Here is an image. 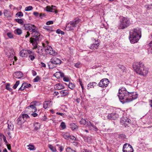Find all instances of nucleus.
<instances>
[{
	"label": "nucleus",
	"mask_w": 152,
	"mask_h": 152,
	"mask_svg": "<svg viewBox=\"0 0 152 152\" xmlns=\"http://www.w3.org/2000/svg\"><path fill=\"white\" fill-rule=\"evenodd\" d=\"M14 33L15 34L18 35H20L22 33L21 30L20 28H17L14 31Z\"/></svg>",
	"instance_id": "obj_28"
},
{
	"label": "nucleus",
	"mask_w": 152,
	"mask_h": 152,
	"mask_svg": "<svg viewBox=\"0 0 152 152\" xmlns=\"http://www.w3.org/2000/svg\"><path fill=\"white\" fill-rule=\"evenodd\" d=\"M95 45V43H93V44H92L90 47V48L91 49L93 50L94 49H97L98 47H96Z\"/></svg>",
	"instance_id": "obj_42"
},
{
	"label": "nucleus",
	"mask_w": 152,
	"mask_h": 152,
	"mask_svg": "<svg viewBox=\"0 0 152 152\" xmlns=\"http://www.w3.org/2000/svg\"><path fill=\"white\" fill-rule=\"evenodd\" d=\"M123 151V152H133V149L131 145L125 144L124 145Z\"/></svg>",
	"instance_id": "obj_8"
},
{
	"label": "nucleus",
	"mask_w": 152,
	"mask_h": 152,
	"mask_svg": "<svg viewBox=\"0 0 152 152\" xmlns=\"http://www.w3.org/2000/svg\"><path fill=\"white\" fill-rule=\"evenodd\" d=\"M61 61L59 58H57L53 57L52 58L50 61L52 64H59L61 63Z\"/></svg>",
	"instance_id": "obj_15"
},
{
	"label": "nucleus",
	"mask_w": 152,
	"mask_h": 152,
	"mask_svg": "<svg viewBox=\"0 0 152 152\" xmlns=\"http://www.w3.org/2000/svg\"><path fill=\"white\" fill-rule=\"evenodd\" d=\"M141 36L140 29L138 28L134 29L130 32L129 37L130 42L132 43L137 42L141 37Z\"/></svg>",
	"instance_id": "obj_3"
},
{
	"label": "nucleus",
	"mask_w": 152,
	"mask_h": 152,
	"mask_svg": "<svg viewBox=\"0 0 152 152\" xmlns=\"http://www.w3.org/2000/svg\"><path fill=\"white\" fill-rule=\"evenodd\" d=\"M16 15H17L18 17L20 18L21 17H22L23 15V13L21 12H18L16 14Z\"/></svg>",
	"instance_id": "obj_47"
},
{
	"label": "nucleus",
	"mask_w": 152,
	"mask_h": 152,
	"mask_svg": "<svg viewBox=\"0 0 152 152\" xmlns=\"http://www.w3.org/2000/svg\"><path fill=\"white\" fill-rule=\"evenodd\" d=\"M109 80L106 78L103 79L101 80L98 84L99 86L101 87H106L109 84Z\"/></svg>",
	"instance_id": "obj_9"
},
{
	"label": "nucleus",
	"mask_w": 152,
	"mask_h": 152,
	"mask_svg": "<svg viewBox=\"0 0 152 152\" xmlns=\"http://www.w3.org/2000/svg\"><path fill=\"white\" fill-rule=\"evenodd\" d=\"M7 35L10 38H12L13 37V35L11 33H7Z\"/></svg>",
	"instance_id": "obj_54"
},
{
	"label": "nucleus",
	"mask_w": 152,
	"mask_h": 152,
	"mask_svg": "<svg viewBox=\"0 0 152 152\" xmlns=\"http://www.w3.org/2000/svg\"><path fill=\"white\" fill-rule=\"evenodd\" d=\"M31 35L32 37H35L34 38H39L38 37L40 35V34L35 29L34 31H33L31 33Z\"/></svg>",
	"instance_id": "obj_20"
},
{
	"label": "nucleus",
	"mask_w": 152,
	"mask_h": 152,
	"mask_svg": "<svg viewBox=\"0 0 152 152\" xmlns=\"http://www.w3.org/2000/svg\"><path fill=\"white\" fill-rule=\"evenodd\" d=\"M39 41V38H30V42L34 46L33 49L37 48V42Z\"/></svg>",
	"instance_id": "obj_11"
},
{
	"label": "nucleus",
	"mask_w": 152,
	"mask_h": 152,
	"mask_svg": "<svg viewBox=\"0 0 152 152\" xmlns=\"http://www.w3.org/2000/svg\"><path fill=\"white\" fill-rule=\"evenodd\" d=\"M43 45L44 47H45V51L47 53L53 56H56L58 54L54 50H53L52 48L50 46H47L46 47H45L44 44H43Z\"/></svg>",
	"instance_id": "obj_6"
},
{
	"label": "nucleus",
	"mask_w": 152,
	"mask_h": 152,
	"mask_svg": "<svg viewBox=\"0 0 152 152\" xmlns=\"http://www.w3.org/2000/svg\"><path fill=\"white\" fill-rule=\"evenodd\" d=\"M69 139L72 140H75L76 138L74 136L69 135Z\"/></svg>",
	"instance_id": "obj_53"
},
{
	"label": "nucleus",
	"mask_w": 152,
	"mask_h": 152,
	"mask_svg": "<svg viewBox=\"0 0 152 152\" xmlns=\"http://www.w3.org/2000/svg\"><path fill=\"white\" fill-rule=\"evenodd\" d=\"M13 75L14 77L18 79H20L23 76V74L20 71L15 72Z\"/></svg>",
	"instance_id": "obj_17"
},
{
	"label": "nucleus",
	"mask_w": 152,
	"mask_h": 152,
	"mask_svg": "<svg viewBox=\"0 0 152 152\" xmlns=\"http://www.w3.org/2000/svg\"><path fill=\"white\" fill-rule=\"evenodd\" d=\"M118 93L119 100L123 104L129 102L136 99L138 96V94L136 92H129L124 87L119 89Z\"/></svg>",
	"instance_id": "obj_1"
},
{
	"label": "nucleus",
	"mask_w": 152,
	"mask_h": 152,
	"mask_svg": "<svg viewBox=\"0 0 152 152\" xmlns=\"http://www.w3.org/2000/svg\"><path fill=\"white\" fill-rule=\"evenodd\" d=\"M42 49L41 48H38L37 51V52L41 54L42 53Z\"/></svg>",
	"instance_id": "obj_55"
},
{
	"label": "nucleus",
	"mask_w": 152,
	"mask_h": 152,
	"mask_svg": "<svg viewBox=\"0 0 152 152\" xmlns=\"http://www.w3.org/2000/svg\"><path fill=\"white\" fill-rule=\"evenodd\" d=\"M48 146L50 150L53 152H55L56 151V148L52 145H49Z\"/></svg>",
	"instance_id": "obj_32"
},
{
	"label": "nucleus",
	"mask_w": 152,
	"mask_h": 152,
	"mask_svg": "<svg viewBox=\"0 0 152 152\" xmlns=\"http://www.w3.org/2000/svg\"><path fill=\"white\" fill-rule=\"evenodd\" d=\"M63 77V80L66 82H69V78L68 77H65L64 76Z\"/></svg>",
	"instance_id": "obj_46"
},
{
	"label": "nucleus",
	"mask_w": 152,
	"mask_h": 152,
	"mask_svg": "<svg viewBox=\"0 0 152 152\" xmlns=\"http://www.w3.org/2000/svg\"><path fill=\"white\" fill-rule=\"evenodd\" d=\"M6 54L9 57L14 56V52L12 48H6L4 50Z\"/></svg>",
	"instance_id": "obj_14"
},
{
	"label": "nucleus",
	"mask_w": 152,
	"mask_h": 152,
	"mask_svg": "<svg viewBox=\"0 0 152 152\" xmlns=\"http://www.w3.org/2000/svg\"><path fill=\"white\" fill-rule=\"evenodd\" d=\"M25 86H24V84L23 83L19 89V90H23L25 88Z\"/></svg>",
	"instance_id": "obj_50"
},
{
	"label": "nucleus",
	"mask_w": 152,
	"mask_h": 152,
	"mask_svg": "<svg viewBox=\"0 0 152 152\" xmlns=\"http://www.w3.org/2000/svg\"><path fill=\"white\" fill-rule=\"evenodd\" d=\"M50 102V101H45L44 102L43 104V107L45 109L48 107Z\"/></svg>",
	"instance_id": "obj_29"
},
{
	"label": "nucleus",
	"mask_w": 152,
	"mask_h": 152,
	"mask_svg": "<svg viewBox=\"0 0 152 152\" xmlns=\"http://www.w3.org/2000/svg\"><path fill=\"white\" fill-rule=\"evenodd\" d=\"M20 83V81H17L16 82L15 84L13 86V88L14 89H15L19 85Z\"/></svg>",
	"instance_id": "obj_41"
},
{
	"label": "nucleus",
	"mask_w": 152,
	"mask_h": 152,
	"mask_svg": "<svg viewBox=\"0 0 152 152\" xmlns=\"http://www.w3.org/2000/svg\"><path fill=\"white\" fill-rule=\"evenodd\" d=\"M33 9V7L31 6H29L26 7L25 8L26 11H29L32 10Z\"/></svg>",
	"instance_id": "obj_39"
},
{
	"label": "nucleus",
	"mask_w": 152,
	"mask_h": 152,
	"mask_svg": "<svg viewBox=\"0 0 152 152\" xmlns=\"http://www.w3.org/2000/svg\"><path fill=\"white\" fill-rule=\"evenodd\" d=\"M24 26L25 29L32 31V32L35 30L36 28V26L32 24H26L24 25Z\"/></svg>",
	"instance_id": "obj_12"
},
{
	"label": "nucleus",
	"mask_w": 152,
	"mask_h": 152,
	"mask_svg": "<svg viewBox=\"0 0 152 152\" xmlns=\"http://www.w3.org/2000/svg\"><path fill=\"white\" fill-rule=\"evenodd\" d=\"M47 118L45 115H44L42 119V120L43 121H45L46 120Z\"/></svg>",
	"instance_id": "obj_61"
},
{
	"label": "nucleus",
	"mask_w": 152,
	"mask_h": 152,
	"mask_svg": "<svg viewBox=\"0 0 152 152\" xmlns=\"http://www.w3.org/2000/svg\"><path fill=\"white\" fill-rule=\"evenodd\" d=\"M66 151L67 152H75L74 150L71 149L70 147H68L66 148Z\"/></svg>",
	"instance_id": "obj_48"
},
{
	"label": "nucleus",
	"mask_w": 152,
	"mask_h": 152,
	"mask_svg": "<svg viewBox=\"0 0 152 152\" xmlns=\"http://www.w3.org/2000/svg\"><path fill=\"white\" fill-rule=\"evenodd\" d=\"M87 142L89 143H91V137H88L87 138Z\"/></svg>",
	"instance_id": "obj_57"
},
{
	"label": "nucleus",
	"mask_w": 152,
	"mask_h": 152,
	"mask_svg": "<svg viewBox=\"0 0 152 152\" xmlns=\"http://www.w3.org/2000/svg\"><path fill=\"white\" fill-rule=\"evenodd\" d=\"M69 93L68 90H61L60 91V93L61 94V97H64L66 95H68Z\"/></svg>",
	"instance_id": "obj_23"
},
{
	"label": "nucleus",
	"mask_w": 152,
	"mask_h": 152,
	"mask_svg": "<svg viewBox=\"0 0 152 152\" xmlns=\"http://www.w3.org/2000/svg\"><path fill=\"white\" fill-rule=\"evenodd\" d=\"M80 63L78 62V63H76V64H75V66L76 67L78 68L79 67V66H80Z\"/></svg>",
	"instance_id": "obj_59"
},
{
	"label": "nucleus",
	"mask_w": 152,
	"mask_h": 152,
	"mask_svg": "<svg viewBox=\"0 0 152 152\" xmlns=\"http://www.w3.org/2000/svg\"><path fill=\"white\" fill-rule=\"evenodd\" d=\"M45 10L47 12H55V13H57V11L56 10V7L55 6L52 5L51 7L50 6H47L45 8Z\"/></svg>",
	"instance_id": "obj_13"
},
{
	"label": "nucleus",
	"mask_w": 152,
	"mask_h": 152,
	"mask_svg": "<svg viewBox=\"0 0 152 152\" xmlns=\"http://www.w3.org/2000/svg\"><path fill=\"white\" fill-rule=\"evenodd\" d=\"M34 112L33 113L31 114V115L34 117H36L37 116V114Z\"/></svg>",
	"instance_id": "obj_60"
},
{
	"label": "nucleus",
	"mask_w": 152,
	"mask_h": 152,
	"mask_svg": "<svg viewBox=\"0 0 152 152\" xmlns=\"http://www.w3.org/2000/svg\"><path fill=\"white\" fill-rule=\"evenodd\" d=\"M130 24L129 19L126 17H122L120 19L119 28L124 29L127 28Z\"/></svg>",
	"instance_id": "obj_4"
},
{
	"label": "nucleus",
	"mask_w": 152,
	"mask_h": 152,
	"mask_svg": "<svg viewBox=\"0 0 152 152\" xmlns=\"http://www.w3.org/2000/svg\"><path fill=\"white\" fill-rule=\"evenodd\" d=\"M6 88L10 91H11L12 90V88H10V85L9 84H8L6 85Z\"/></svg>",
	"instance_id": "obj_52"
},
{
	"label": "nucleus",
	"mask_w": 152,
	"mask_h": 152,
	"mask_svg": "<svg viewBox=\"0 0 152 152\" xmlns=\"http://www.w3.org/2000/svg\"><path fill=\"white\" fill-rule=\"evenodd\" d=\"M43 28L48 31H53L52 27L45 26L43 27Z\"/></svg>",
	"instance_id": "obj_30"
},
{
	"label": "nucleus",
	"mask_w": 152,
	"mask_h": 152,
	"mask_svg": "<svg viewBox=\"0 0 152 152\" xmlns=\"http://www.w3.org/2000/svg\"><path fill=\"white\" fill-rule=\"evenodd\" d=\"M20 56L22 57L27 56V50H22L20 53Z\"/></svg>",
	"instance_id": "obj_22"
},
{
	"label": "nucleus",
	"mask_w": 152,
	"mask_h": 152,
	"mask_svg": "<svg viewBox=\"0 0 152 152\" xmlns=\"http://www.w3.org/2000/svg\"><path fill=\"white\" fill-rule=\"evenodd\" d=\"M27 53H28L29 55H35V53L34 52H33L29 50H27Z\"/></svg>",
	"instance_id": "obj_45"
},
{
	"label": "nucleus",
	"mask_w": 152,
	"mask_h": 152,
	"mask_svg": "<svg viewBox=\"0 0 152 152\" xmlns=\"http://www.w3.org/2000/svg\"><path fill=\"white\" fill-rule=\"evenodd\" d=\"M119 115L118 114L115 113L109 114L107 116V118L109 119L115 120L118 118Z\"/></svg>",
	"instance_id": "obj_10"
},
{
	"label": "nucleus",
	"mask_w": 152,
	"mask_h": 152,
	"mask_svg": "<svg viewBox=\"0 0 152 152\" xmlns=\"http://www.w3.org/2000/svg\"><path fill=\"white\" fill-rule=\"evenodd\" d=\"M121 122L125 125H127L130 122V120L127 118L126 119L123 118L121 120Z\"/></svg>",
	"instance_id": "obj_24"
},
{
	"label": "nucleus",
	"mask_w": 152,
	"mask_h": 152,
	"mask_svg": "<svg viewBox=\"0 0 152 152\" xmlns=\"http://www.w3.org/2000/svg\"><path fill=\"white\" fill-rule=\"evenodd\" d=\"M54 88L56 89L61 90L64 89V87L62 84L58 83L54 85Z\"/></svg>",
	"instance_id": "obj_21"
},
{
	"label": "nucleus",
	"mask_w": 152,
	"mask_h": 152,
	"mask_svg": "<svg viewBox=\"0 0 152 152\" xmlns=\"http://www.w3.org/2000/svg\"><path fill=\"white\" fill-rule=\"evenodd\" d=\"M95 40V42L94 43L95 44L96 47H98L99 45V41H98V40H97L96 41V40L94 39Z\"/></svg>",
	"instance_id": "obj_49"
},
{
	"label": "nucleus",
	"mask_w": 152,
	"mask_h": 152,
	"mask_svg": "<svg viewBox=\"0 0 152 152\" xmlns=\"http://www.w3.org/2000/svg\"><path fill=\"white\" fill-rule=\"evenodd\" d=\"M36 54L33 55H29L28 56L29 58L32 61L35 58Z\"/></svg>",
	"instance_id": "obj_44"
},
{
	"label": "nucleus",
	"mask_w": 152,
	"mask_h": 152,
	"mask_svg": "<svg viewBox=\"0 0 152 152\" xmlns=\"http://www.w3.org/2000/svg\"><path fill=\"white\" fill-rule=\"evenodd\" d=\"M34 15L36 17H37L39 15V13L38 12H35L33 13Z\"/></svg>",
	"instance_id": "obj_63"
},
{
	"label": "nucleus",
	"mask_w": 152,
	"mask_h": 152,
	"mask_svg": "<svg viewBox=\"0 0 152 152\" xmlns=\"http://www.w3.org/2000/svg\"><path fill=\"white\" fill-rule=\"evenodd\" d=\"M28 117V115L26 114L21 115L17 119V124L19 125H22L26 121V120Z\"/></svg>",
	"instance_id": "obj_5"
},
{
	"label": "nucleus",
	"mask_w": 152,
	"mask_h": 152,
	"mask_svg": "<svg viewBox=\"0 0 152 152\" xmlns=\"http://www.w3.org/2000/svg\"><path fill=\"white\" fill-rule=\"evenodd\" d=\"M27 146L28 147V149L30 151L34 150V147L33 145L29 144Z\"/></svg>",
	"instance_id": "obj_37"
},
{
	"label": "nucleus",
	"mask_w": 152,
	"mask_h": 152,
	"mask_svg": "<svg viewBox=\"0 0 152 152\" xmlns=\"http://www.w3.org/2000/svg\"><path fill=\"white\" fill-rule=\"evenodd\" d=\"M15 21L19 24L23 25V21L21 19H16Z\"/></svg>",
	"instance_id": "obj_35"
},
{
	"label": "nucleus",
	"mask_w": 152,
	"mask_h": 152,
	"mask_svg": "<svg viewBox=\"0 0 152 152\" xmlns=\"http://www.w3.org/2000/svg\"><path fill=\"white\" fill-rule=\"evenodd\" d=\"M8 125V128L7 129V130L8 131L13 130L14 128V126L9 121H8L7 123Z\"/></svg>",
	"instance_id": "obj_19"
},
{
	"label": "nucleus",
	"mask_w": 152,
	"mask_h": 152,
	"mask_svg": "<svg viewBox=\"0 0 152 152\" xmlns=\"http://www.w3.org/2000/svg\"><path fill=\"white\" fill-rule=\"evenodd\" d=\"M149 48L152 49V41L149 44Z\"/></svg>",
	"instance_id": "obj_62"
},
{
	"label": "nucleus",
	"mask_w": 152,
	"mask_h": 152,
	"mask_svg": "<svg viewBox=\"0 0 152 152\" xmlns=\"http://www.w3.org/2000/svg\"><path fill=\"white\" fill-rule=\"evenodd\" d=\"M86 125L88 127V129L91 130L97 131L98 129L94 125L92 124L90 121L87 122Z\"/></svg>",
	"instance_id": "obj_16"
},
{
	"label": "nucleus",
	"mask_w": 152,
	"mask_h": 152,
	"mask_svg": "<svg viewBox=\"0 0 152 152\" xmlns=\"http://www.w3.org/2000/svg\"><path fill=\"white\" fill-rule=\"evenodd\" d=\"M4 15L7 18L11 17L10 12L7 10H4Z\"/></svg>",
	"instance_id": "obj_27"
},
{
	"label": "nucleus",
	"mask_w": 152,
	"mask_h": 152,
	"mask_svg": "<svg viewBox=\"0 0 152 152\" xmlns=\"http://www.w3.org/2000/svg\"><path fill=\"white\" fill-rule=\"evenodd\" d=\"M80 122V124L84 125L86 124H87V122L85 119L82 118L81 119Z\"/></svg>",
	"instance_id": "obj_36"
},
{
	"label": "nucleus",
	"mask_w": 152,
	"mask_h": 152,
	"mask_svg": "<svg viewBox=\"0 0 152 152\" xmlns=\"http://www.w3.org/2000/svg\"><path fill=\"white\" fill-rule=\"evenodd\" d=\"M70 127L72 130H75L77 128V126L74 123H72L70 124Z\"/></svg>",
	"instance_id": "obj_33"
},
{
	"label": "nucleus",
	"mask_w": 152,
	"mask_h": 152,
	"mask_svg": "<svg viewBox=\"0 0 152 152\" xmlns=\"http://www.w3.org/2000/svg\"><path fill=\"white\" fill-rule=\"evenodd\" d=\"M69 87L71 89H73L75 87V86L72 83H69L68 85Z\"/></svg>",
	"instance_id": "obj_38"
},
{
	"label": "nucleus",
	"mask_w": 152,
	"mask_h": 152,
	"mask_svg": "<svg viewBox=\"0 0 152 152\" xmlns=\"http://www.w3.org/2000/svg\"><path fill=\"white\" fill-rule=\"evenodd\" d=\"M96 84V83L95 82L90 83H89L87 86V88L89 89L90 88H92L94 87Z\"/></svg>",
	"instance_id": "obj_26"
},
{
	"label": "nucleus",
	"mask_w": 152,
	"mask_h": 152,
	"mask_svg": "<svg viewBox=\"0 0 152 152\" xmlns=\"http://www.w3.org/2000/svg\"><path fill=\"white\" fill-rule=\"evenodd\" d=\"M40 124L39 123L37 122L34 123V129L35 130H37L39 129L40 128Z\"/></svg>",
	"instance_id": "obj_31"
},
{
	"label": "nucleus",
	"mask_w": 152,
	"mask_h": 152,
	"mask_svg": "<svg viewBox=\"0 0 152 152\" xmlns=\"http://www.w3.org/2000/svg\"><path fill=\"white\" fill-rule=\"evenodd\" d=\"M40 79V77L38 76H37L36 78L34 79L33 80L34 82H37Z\"/></svg>",
	"instance_id": "obj_43"
},
{
	"label": "nucleus",
	"mask_w": 152,
	"mask_h": 152,
	"mask_svg": "<svg viewBox=\"0 0 152 152\" xmlns=\"http://www.w3.org/2000/svg\"><path fill=\"white\" fill-rule=\"evenodd\" d=\"M24 84V86H25V88H28L31 87V85L30 84L26 83H23Z\"/></svg>",
	"instance_id": "obj_51"
},
{
	"label": "nucleus",
	"mask_w": 152,
	"mask_h": 152,
	"mask_svg": "<svg viewBox=\"0 0 152 152\" xmlns=\"http://www.w3.org/2000/svg\"><path fill=\"white\" fill-rule=\"evenodd\" d=\"M53 21L50 20V21H49L47 22L46 23V24L47 25H50V24H52L53 23Z\"/></svg>",
	"instance_id": "obj_56"
},
{
	"label": "nucleus",
	"mask_w": 152,
	"mask_h": 152,
	"mask_svg": "<svg viewBox=\"0 0 152 152\" xmlns=\"http://www.w3.org/2000/svg\"><path fill=\"white\" fill-rule=\"evenodd\" d=\"M39 65L41 66V67H46L45 64L42 62H41Z\"/></svg>",
	"instance_id": "obj_58"
},
{
	"label": "nucleus",
	"mask_w": 152,
	"mask_h": 152,
	"mask_svg": "<svg viewBox=\"0 0 152 152\" xmlns=\"http://www.w3.org/2000/svg\"><path fill=\"white\" fill-rule=\"evenodd\" d=\"M69 134L67 133H65L63 135V136L66 139L69 140Z\"/></svg>",
	"instance_id": "obj_34"
},
{
	"label": "nucleus",
	"mask_w": 152,
	"mask_h": 152,
	"mask_svg": "<svg viewBox=\"0 0 152 152\" xmlns=\"http://www.w3.org/2000/svg\"><path fill=\"white\" fill-rule=\"evenodd\" d=\"M36 104L34 102H31L29 106L27 107L28 109L31 108L33 112H35L37 111V108L35 107Z\"/></svg>",
	"instance_id": "obj_18"
},
{
	"label": "nucleus",
	"mask_w": 152,
	"mask_h": 152,
	"mask_svg": "<svg viewBox=\"0 0 152 152\" xmlns=\"http://www.w3.org/2000/svg\"><path fill=\"white\" fill-rule=\"evenodd\" d=\"M54 76L56 78H59L60 77H63L64 76V74L61 72H57L54 74Z\"/></svg>",
	"instance_id": "obj_25"
},
{
	"label": "nucleus",
	"mask_w": 152,
	"mask_h": 152,
	"mask_svg": "<svg viewBox=\"0 0 152 152\" xmlns=\"http://www.w3.org/2000/svg\"><path fill=\"white\" fill-rule=\"evenodd\" d=\"M60 126L62 129H64L66 128V125L64 122H62L60 125Z\"/></svg>",
	"instance_id": "obj_40"
},
{
	"label": "nucleus",
	"mask_w": 152,
	"mask_h": 152,
	"mask_svg": "<svg viewBox=\"0 0 152 152\" xmlns=\"http://www.w3.org/2000/svg\"><path fill=\"white\" fill-rule=\"evenodd\" d=\"M80 21V19H78L75 21H72L70 22L67 26V27L69 28V30H72L77 26V25Z\"/></svg>",
	"instance_id": "obj_7"
},
{
	"label": "nucleus",
	"mask_w": 152,
	"mask_h": 152,
	"mask_svg": "<svg viewBox=\"0 0 152 152\" xmlns=\"http://www.w3.org/2000/svg\"><path fill=\"white\" fill-rule=\"evenodd\" d=\"M149 105L152 107V99L150 100L149 102Z\"/></svg>",
	"instance_id": "obj_64"
},
{
	"label": "nucleus",
	"mask_w": 152,
	"mask_h": 152,
	"mask_svg": "<svg viewBox=\"0 0 152 152\" xmlns=\"http://www.w3.org/2000/svg\"><path fill=\"white\" fill-rule=\"evenodd\" d=\"M133 67L135 72L140 75L146 76L148 72V69L145 68L143 64L140 62L134 63Z\"/></svg>",
	"instance_id": "obj_2"
}]
</instances>
